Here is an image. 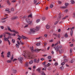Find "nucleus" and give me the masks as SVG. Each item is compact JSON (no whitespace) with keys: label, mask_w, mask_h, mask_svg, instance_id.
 I'll return each mask as SVG.
<instances>
[{"label":"nucleus","mask_w":75,"mask_h":75,"mask_svg":"<svg viewBox=\"0 0 75 75\" xmlns=\"http://www.w3.org/2000/svg\"><path fill=\"white\" fill-rule=\"evenodd\" d=\"M18 18V17L17 16H13L11 18V20H16V19H17Z\"/></svg>","instance_id":"5"},{"label":"nucleus","mask_w":75,"mask_h":75,"mask_svg":"<svg viewBox=\"0 0 75 75\" xmlns=\"http://www.w3.org/2000/svg\"><path fill=\"white\" fill-rule=\"evenodd\" d=\"M28 17H31V18H32V14H30L28 16Z\"/></svg>","instance_id":"36"},{"label":"nucleus","mask_w":75,"mask_h":75,"mask_svg":"<svg viewBox=\"0 0 75 75\" xmlns=\"http://www.w3.org/2000/svg\"><path fill=\"white\" fill-rule=\"evenodd\" d=\"M74 61H75V59H71V63H72V62H74Z\"/></svg>","instance_id":"33"},{"label":"nucleus","mask_w":75,"mask_h":75,"mask_svg":"<svg viewBox=\"0 0 75 75\" xmlns=\"http://www.w3.org/2000/svg\"><path fill=\"white\" fill-rule=\"evenodd\" d=\"M45 19V16H43L42 18V21H44Z\"/></svg>","instance_id":"21"},{"label":"nucleus","mask_w":75,"mask_h":75,"mask_svg":"<svg viewBox=\"0 0 75 75\" xmlns=\"http://www.w3.org/2000/svg\"><path fill=\"white\" fill-rule=\"evenodd\" d=\"M60 68H61V69H62V70L64 69V67H63V66H62V67H60Z\"/></svg>","instance_id":"56"},{"label":"nucleus","mask_w":75,"mask_h":75,"mask_svg":"<svg viewBox=\"0 0 75 75\" xmlns=\"http://www.w3.org/2000/svg\"><path fill=\"white\" fill-rule=\"evenodd\" d=\"M51 56H49L47 57V58L48 59H51Z\"/></svg>","instance_id":"28"},{"label":"nucleus","mask_w":75,"mask_h":75,"mask_svg":"<svg viewBox=\"0 0 75 75\" xmlns=\"http://www.w3.org/2000/svg\"><path fill=\"white\" fill-rule=\"evenodd\" d=\"M58 48H59V49H61L62 48V45H60Z\"/></svg>","instance_id":"31"},{"label":"nucleus","mask_w":75,"mask_h":75,"mask_svg":"<svg viewBox=\"0 0 75 75\" xmlns=\"http://www.w3.org/2000/svg\"><path fill=\"white\" fill-rule=\"evenodd\" d=\"M64 61L65 62H67L68 60H67V59H65L64 60Z\"/></svg>","instance_id":"60"},{"label":"nucleus","mask_w":75,"mask_h":75,"mask_svg":"<svg viewBox=\"0 0 75 75\" xmlns=\"http://www.w3.org/2000/svg\"><path fill=\"white\" fill-rule=\"evenodd\" d=\"M40 60L41 61H44V60H45V59H44L43 58H42L40 59Z\"/></svg>","instance_id":"41"},{"label":"nucleus","mask_w":75,"mask_h":75,"mask_svg":"<svg viewBox=\"0 0 75 75\" xmlns=\"http://www.w3.org/2000/svg\"><path fill=\"white\" fill-rule=\"evenodd\" d=\"M4 40L5 41H8V40H8V38L5 37L4 38Z\"/></svg>","instance_id":"22"},{"label":"nucleus","mask_w":75,"mask_h":75,"mask_svg":"<svg viewBox=\"0 0 75 75\" xmlns=\"http://www.w3.org/2000/svg\"><path fill=\"white\" fill-rule=\"evenodd\" d=\"M71 2L72 4H74V1H71Z\"/></svg>","instance_id":"55"},{"label":"nucleus","mask_w":75,"mask_h":75,"mask_svg":"<svg viewBox=\"0 0 75 75\" xmlns=\"http://www.w3.org/2000/svg\"><path fill=\"white\" fill-rule=\"evenodd\" d=\"M33 63V60H31L29 62V64H32Z\"/></svg>","instance_id":"20"},{"label":"nucleus","mask_w":75,"mask_h":75,"mask_svg":"<svg viewBox=\"0 0 75 75\" xmlns=\"http://www.w3.org/2000/svg\"><path fill=\"white\" fill-rule=\"evenodd\" d=\"M23 54H23V55L24 56V57L26 58V56H25V54H26V52L25 51H24L23 52Z\"/></svg>","instance_id":"17"},{"label":"nucleus","mask_w":75,"mask_h":75,"mask_svg":"<svg viewBox=\"0 0 75 75\" xmlns=\"http://www.w3.org/2000/svg\"><path fill=\"white\" fill-rule=\"evenodd\" d=\"M7 3L9 5V6H10V4H11V3H10V1H9V0H8L7 1Z\"/></svg>","instance_id":"12"},{"label":"nucleus","mask_w":75,"mask_h":75,"mask_svg":"<svg viewBox=\"0 0 75 75\" xmlns=\"http://www.w3.org/2000/svg\"><path fill=\"white\" fill-rule=\"evenodd\" d=\"M40 59H38L37 61H36V63H38L39 62H40Z\"/></svg>","instance_id":"34"},{"label":"nucleus","mask_w":75,"mask_h":75,"mask_svg":"<svg viewBox=\"0 0 75 75\" xmlns=\"http://www.w3.org/2000/svg\"><path fill=\"white\" fill-rule=\"evenodd\" d=\"M36 30L37 31H38L39 30H40V26H37L36 27Z\"/></svg>","instance_id":"7"},{"label":"nucleus","mask_w":75,"mask_h":75,"mask_svg":"<svg viewBox=\"0 0 75 75\" xmlns=\"http://www.w3.org/2000/svg\"><path fill=\"white\" fill-rule=\"evenodd\" d=\"M19 45H18V44H16V47H17V48H19Z\"/></svg>","instance_id":"30"},{"label":"nucleus","mask_w":75,"mask_h":75,"mask_svg":"<svg viewBox=\"0 0 75 75\" xmlns=\"http://www.w3.org/2000/svg\"><path fill=\"white\" fill-rule=\"evenodd\" d=\"M7 28L8 30H9V31H10L11 32H13V33H16V34H19L18 32L16 31V30H11V29H10V28L9 27H8Z\"/></svg>","instance_id":"2"},{"label":"nucleus","mask_w":75,"mask_h":75,"mask_svg":"<svg viewBox=\"0 0 75 75\" xmlns=\"http://www.w3.org/2000/svg\"><path fill=\"white\" fill-rule=\"evenodd\" d=\"M53 41H54V39H52L50 40V42H52Z\"/></svg>","instance_id":"45"},{"label":"nucleus","mask_w":75,"mask_h":75,"mask_svg":"<svg viewBox=\"0 0 75 75\" xmlns=\"http://www.w3.org/2000/svg\"><path fill=\"white\" fill-rule=\"evenodd\" d=\"M12 42H13V43H14V42H15V40L14 39H12Z\"/></svg>","instance_id":"53"},{"label":"nucleus","mask_w":75,"mask_h":75,"mask_svg":"<svg viewBox=\"0 0 75 75\" xmlns=\"http://www.w3.org/2000/svg\"><path fill=\"white\" fill-rule=\"evenodd\" d=\"M41 49H36L35 50V51L34 52H38V51H41Z\"/></svg>","instance_id":"6"},{"label":"nucleus","mask_w":75,"mask_h":75,"mask_svg":"<svg viewBox=\"0 0 75 75\" xmlns=\"http://www.w3.org/2000/svg\"><path fill=\"white\" fill-rule=\"evenodd\" d=\"M50 25H47L46 26V28L47 29H49V28H50Z\"/></svg>","instance_id":"19"},{"label":"nucleus","mask_w":75,"mask_h":75,"mask_svg":"<svg viewBox=\"0 0 75 75\" xmlns=\"http://www.w3.org/2000/svg\"><path fill=\"white\" fill-rule=\"evenodd\" d=\"M11 62L12 61L11 60H8L7 61V62H8V63H10V62Z\"/></svg>","instance_id":"27"},{"label":"nucleus","mask_w":75,"mask_h":75,"mask_svg":"<svg viewBox=\"0 0 75 75\" xmlns=\"http://www.w3.org/2000/svg\"><path fill=\"white\" fill-rule=\"evenodd\" d=\"M73 17H75V13H73Z\"/></svg>","instance_id":"64"},{"label":"nucleus","mask_w":75,"mask_h":75,"mask_svg":"<svg viewBox=\"0 0 75 75\" xmlns=\"http://www.w3.org/2000/svg\"><path fill=\"white\" fill-rule=\"evenodd\" d=\"M58 3L59 4H61V3H62L61 2V1H58Z\"/></svg>","instance_id":"59"},{"label":"nucleus","mask_w":75,"mask_h":75,"mask_svg":"<svg viewBox=\"0 0 75 75\" xmlns=\"http://www.w3.org/2000/svg\"><path fill=\"white\" fill-rule=\"evenodd\" d=\"M14 8H12L11 9V11H14Z\"/></svg>","instance_id":"61"},{"label":"nucleus","mask_w":75,"mask_h":75,"mask_svg":"<svg viewBox=\"0 0 75 75\" xmlns=\"http://www.w3.org/2000/svg\"><path fill=\"white\" fill-rule=\"evenodd\" d=\"M58 65V63L55 62L54 64V65H55V66H57Z\"/></svg>","instance_id":"40"},{"label":"nucleus","mask_w":75,"mask_h":75,"mask_svg":"<svg viewBox=\"0 0 75 75\" xmlns=\"http://www.w3.org/2000/svg\"><path fill=\"white\" fill-rule=\"evenodd\" d=\"M40 4V2H39L36 3L35 4V5H38V4Z\"/></svg>","instance_id":"57"},{"label":"nucleus","mask_w":75,"mask_h":75,"mask_svg":"<svg viewBox=\"0 0 75 75\" xmlns=\"http://www.w3.org/2000/svg\"><path fill=\"white\" fill-rule=\"evenodd\" d=\"M37 3V0H34V4H35Z\"/></svg>","instance_id":"47"},{"label":"nucleus","mask_w":75,"mask_h":75,"mask_svg":"<svg viewBox=\"0 0 75 75\" xmlns=\"http://www.w3.org/2000/svg\"><path fill=\"white\" fill-rule=\"evenodd\" d=\"M75 28V27H73L72 28H70L71 30H74V28Z\"/></svg>","instance_id":"52"},{"label":"nucleus","mask_w":75,"mask_h":75,"mask_svg":"<svg viewBox=\"0 0 75 75\" xmlns=\"http://www.w3.org/2000/svg\"><path fill=\"white\" fill-rule=\"evenodd\" d=\"M68 18V16H66L65 17H64V19H67V18Z\"/></svg>","instance_id":"50"},{"label":"nucleus","mask_w":75,"mask_h":75,"mask_svg":"<svg viewBox=\"0 0 75 75\" xmlns=\"http://www.w3.org/2000/svg\"><path fill=\"white\" fill-rule=\"evenodd\" d=\"M40 19H38L36 21V23H39V22H40Z\"/></svg>","instance_id":"37"},{"label":"nucleus","mask_w":75,"mask_h":75,"mask_svg":"<svg viewBox=\"0 0 75 75\" xmlns=\"http://www.w3.org/2000/svg\"><path fill=\"white\" fill-rule=\"evenodd\" d=\"M18 60L19 61H20L21 63H22V61H23V58L21 57H19L18 58Z\"/></svg>","instance_id":"4"},{"label":"nucleus","mask_w":75,"mask_h":75,"mask_svg":"<svg viewBox=\"0 0 75 75\" xmlns=\"http://www.w3.org/2000/svg\"><path fill=\"white\" fill-rule=\"evenodd\" d=\"M61 8H62L63 9H64V8H67V7L66 6H63L61 7Z\"/></svg>","instance_id":"23"},{"label":"nucleus","mask_w":75,"mask_h":75,"mask_svg":"<svg viewBox=\"0 0 75 75\" xmlns=\"http://www.w3.org/2000/svg\"><path fill=\"white\" fill-rule=\"evenodd\" d=\"M68 11V9H66L64 11V13H67Z\"/></svg>","instance_id":"49"},{"label":"nucleus","mask_w":75,"mask_h":75,"mask_svg":"<svg viewBox=\"0 0 75 75\" xmlns=\"http://www.w3.org/2000/svg\"><path fill=\"white\" fill-rule=\"evenodd\" d=\"M22 38H23V39H27V38L25 36H23Z\"/></svg>","instance_id":"54"},{"label":"nucleus","mask_w":75,"mask_h":75,"mask_svg":"<svg viewBox=\"0 0 75 75\" xmlns=\"http://www.w3.org/2000/svg\"><path fill=\"white\" fill-rule=\"evenodd\" d=\"M10 52H8L7 54V57L9 58V57H10Z\"/></svg>","instance_id":"10"},{"label":"nucleus","mask_w":75,"mask_h":75,"mask_svg":"<svg viewBox=\"0 0 75 75\" xmlns=\"http://www.w3.org/2000/svg\"><path fill=\"white\" fill-rule=\"evenodd\" d=\"M65 37H68V35L67 34H66L65 35Z\"/></svg>","instance_id":"63"},{"label":"nucleus","mask_w":75,"mask_h":75,"mask_svg":"<svg viewBox=\"0 0 75 75\" xmlns=\"http://www.w3.org/2000/svg\"><path fill=\"white\" fill-rule=\"evenodd\" d=\"M50 64L48 63L47 65L45 64V67H49V66H50Z\"/></svg>","instance_id":"16"},{"label":"nucleus","mask_w":75,"mask_h":75,"mask_svg":"<svg viewBox=\"0 0 75 75\" xmlns=\"http://www.w3.org/2000/svg\"><path fill=\"white\" fill-rule=\"evenodd\" d=\"M60 41H58L55 44L54 46H56V45H58V44H60Z\"/></svg>","instance_id":"14"},{"label":"nucleus","mask_w":75,"mask_h":75,"mask_svg":"<svg viewBox=\"0 0 75 75\" xmlns=\"http://www.w3.org/2000/svg\"><path fill=\"white\" fill-rule=\"evenodd\" d=\"M11 2L12 3H15V2H16V0L12 1Z\"/></svg>","instance_id":"43"},{"label":"nucleus","mask_w":75,"mask_h":75,"mask_svg":"<svg viewBox=\"0 0 75 75\" xmlns=\"http://www.w3.org/2000/svg\"><path fill=\"white\" fill-rule=\"evenodd\" d=\"M36 45H37V46H40L41 43H38L36 44Z\"/></svg>","instance_id":"25"},{"label":"nucleus","mask_w":75,"mask_h":75,"mask_svg":"<svg viewBox=\"0 0 75 75\" xmlns=\"http://www.w3.org/2000/svg\"><path fill=\"white\" fill-rule=\"evenodd\" d=\"M12 56L11 57V61H12L13 59V54H12Z\"/></svg>","instance_id":"29"},{"label":"nucleus","mask_w":75,"mask_h":75,"mask_svg":"<svg viewBox=\"0 0 75 75\" xmlns=\"http://www.w3.org/2000/svg\"><path fill=\"white\" fill-rule=\"evenodd\" d=\"M33 24V23L32 21H31L30 23H28V24L29 25H32Z\"/></svg>","instance_id":"38"},{"label":"nucleus","mask_w":75,"mask_h":75,"mask_svg":"<svg viewBox=\"0 0 75 75\" xmlns=\"http://www.w3.org/2000/svg\"><path fill=\"white\" fill-rule=\"evenodd\" d=\"M65 6L66 7H67L68 6H69V4H68V3H65Z\"/></svg>","instance_id":"26"},{"label":"nucleus","mask_w":75,"mask_h":75,"mask_svg":"<svg viewBox=\"0 0 75 75\" xmlns=\"http://www.w3.org/2000/svg\"><path fill=\"white\" fill-rule=\"evenodd\" d=\"M72 49L71 48L70 49V53L71 54V53H72Z\"/></svg>","instance_id":"44"},{"label":"nucleus","mask_w":75,"mask_h":75,"mask_svg":"<svg viewBox=\"0 0 75 75\" xmlns=\"http://www.w3.org/2000/svg\"><path fill=\"white\" fill-rule=\"evenodd\" d=\"M73 34V30H71V35L72 36V35Z\"/></svg>","instance_id":"32"},{"label":"nucleus","mask_w":75,"mask_h":75,"mask_svg":"<svg viewBox=\"0 0 75 75\" xmlns=\"http://www.w3.org/2000/svg\"><path fill=\"white\" fill-rule=\"evenodd\" d=\"M53 35H54V36H55V37H57L58 35H57L55 33H54L53 34Z\"/></svg>","instance_id":"58"},{"label":"nucleus","mask_w":75,"mask_h":75,"mask_svg":"<svg viewBox=\"0 0 75 75\" xmlns=\"http://www.w3.org/2000/svg\"><path fill=\"white\" fill-rule=\"evenodd\" d=\"M64 64H65V62H63L62 63H61L62 65H64Z\"/></svg>","instance_id":"62"},{"label":"nucleus","mask_w":75,"mask_h":75,"mask_svg":"<svg viewBox=\"0 0 75 75\" xmlns=\"http://www.w3.org/2000/svg\"><path fill=\"white\" fill-rule=\"evenodd\" d=\"M4 33L5 34H8V35H11V34L10 33H8L7 32H4Z\"/></svg>","instance_id":"15"},{"label":"nucleus","mask_w":75,"mask_h":75,"mask_svg":"<svg viewBox=\"0 0 75 75\" xmlns=\"http://www.w3.org/2000/svg\"><path fill=\"white\" fill-rule=\"evenodd\" d=\"M41 37H40L39 38H36V40H40V39Z\"/></svg>","instance_id":"46"},{"label":"nucleus","mask_w":75,"mask_h":75,"mask_svg":"<svg viewBox=\"0 0 75 75\" xmlns=\"http://www.w3.org/2000/svg\"><path fill=\"white\" fill-rule=\"evenodd\" d=\"M34 62H35V63H36V62H37V59H35L34 60Z\"/></svg>","instance_id":"39"},{"label":"nucleus","mask_w":75,"mask_h":75,"mask_svg":"<svg viewBox=\"0 0 75 75\" xmlns=\"http://www.w3.org/2000/svg\"><path fill=\"white\" fill-rule=\"evenodd\" d=\"M35 29L33 28H31L30 29V31L29 32L30 34H32V33H35Z\"/></svg>","instance_id":"1"},{"label":"nucleus","mask_w":75,"mask_h":75,"mask_svg":"<svg viewBox=\"0 0 75 75\" xmlns=\"http://www.w3.org/2000/svg\"><path fill=\"white\" fill-rule=\"evenodd\" d=\"M30 49L31 51H32V52H34V51H35V50H34V47H30Z\"/></svg>","instance_id":"8"},{"label":"nucleus","mask_w":75,"mask_h":75,"mask_svg":"<svg viewBox=\"0 0 75 75\" xmlns=\"http://www.w3.org/2000/svg\"><path fill=\"white\" fill-rule=\"evenodd\" d=\"M16 33L13 34L11 35H12L13 37H14L16 36Z\"/></svg>","instance_id":"35"},{"label":"nucleus","mask_w":75,"mask_h":75,"mask_svg":"<svg viewBox=\"0 0 75 75\" xmlns=\"http://www.w3.org/2000/svg\"><path fill=\"white\" fill-rule=\"evenodd\" d=\"M10 9L9 8H6L5 9V11H9Z\"/></svg>","instance_id":"42"},{"label":"nucleus","mask_w":75,"mask_h":75,"mask_svg":"<svg viewBox=\"0 0 75 75\" xmlns=\"http://www.w3.org/2000/svg\"><path fill=\"white\" fill-rule=\"evenodd\" d=\"M54 7V5L52 4H51L50 6V8H52Z\"/></svg>","instance_id":"48"},{"label":"nucleus","mask_w":75,"mask_h":75,"mask_svg":"<svg viewBox=\"0 0 75 75\" xmlns=\"http://www.w3.org/2000/svg\"><path fill=\"white\" fill-rule=\"evenodd\" d=\"M37 71H38L39 72H40V71H41V69L40 68H38L37 69Z\"/></svg>","instance_id":"24"},{"label":"nucleus","mask_w":75,"mask_h":75,"mask_svg":"<svg viewBox=\"0 0 75 75\" xmlns=\"http://www.w3.org/2000/svg\"><path fill=\"white\" fill-rule=\"evenodd\" d=\"M59 54H62L64 52V49H61L59 50Z\"/></svg>","instance_id":"11"},{"label":"nucleus","mask_w":75,"mask_h":75,"mask_svg":"<svg viewBox=\"0 0 75 75\" xmlns=\"http://www.w3.org/2000/svg\"><path fill=\"white\" fill-rule=\"evenodd\" d=\"M1 28L2 30H3V29H4V27L3 26H1Z\"/></svg>","instance_id":"51"},{"label":"nucleus","mask_w":75,"mask_h":75,"mask_svg":"<svg viewBox=\"0 0 75 75\" xmlns=\"http://www.w3.org/2000/svg\"><path fill=\"white\" fill-rule=\"evenodd\" d=\"M25 66L26 67H28V63L26 62L25 65Z\"/></svg>","instance_id":"18"},{"label":"nucleus","mask_w":75,"mask_h":75,"mask_svg":"<svg viewBox=\"0 0 75 75\" xmlns=\"http://www.w3.org/2000/svg\"><path fill=\"white\" fill-rule=\"evenodd\" d=\"M26 21L27 23H29L30 21V20L28 18H27L26 19Z\"/></svg>","instance_id":"13"},{"label":"nucleus","mask_w":75,"mask_h":75,"mask_svg":"<svg viewBox=\"0 0 75 75\" xmlns=\"http://www.w3.org/2000/svg\"><path fill=\"white\" fill-rule=\"evenodd\" d=\"M28 54V57H29V58L30 59H34V57H32L31 55V53L30 52H28L27 53Z\"/></svg>","instance_id":"3"},{"label":"nucleus","mask_w":75,"mask_h":75,"mask_svg":"<svg viewBox=\"0 0 75 75\" xmlns=\"http://www.w3.org/2000/svg\"><path fill=\"white\" fill-rule=\"evenodd\" d=\"M54 48L55 49V50H56V51H57V52H58V51H59V48L58 47H54Z\"/></svg>","instance_id":"9"}]
</instances>
